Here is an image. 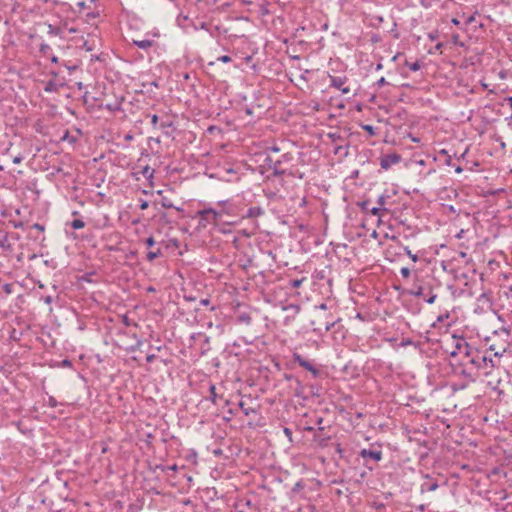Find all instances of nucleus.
<instances>
[{
    "label": "nucleus",
    "instance_id": "f257e3e1",
    "mask_svg": "<svg viewBox=\"0 0 512 512\" xmlns=\"http://www.w3.org/2000/svg\"><path fill=\"white\" fill-rule=\"evenodd\" d=\"M293 159V156L291 153L287 152L284 153L281 158L277 161H273L271 157L266 158V162L270 169L273 170L274 176H283L286 173L285 169H282V165L286 162H290Z\"/></svg>",
    "mask_w": 512,
    "mask_h": 512
},
{
    "label": "nucleus",
    "instance_id": "f03ea898",
    "mask_svg": "<svg viewBox=\"0 0 512 512\" xmlns=\"http://www.w3.org/2000/svg\"><path fill=\"white\" fill-rule=\"evenodd\" d=\"M293 359L297 364H299V366L311 372L314 377L319 376L320 370L317 367H315V365L312 362L306 360L300 354L295 353L293 355Z\"/></svg>",
    "mask_w": 512,
    "mask_h": 512
},
{
    "label": "nucleus",
    "instance_id": "7ed1b4c3",
    "mask_svg": "<svg viewBox=\"0 0 512 512\" xmlns=\"http://www.w3.org/2000/svg\"><path fill=\"white\" fill-rule=\"evenodd\" d=\"M196 217L199 219L198 228L205 229L209 225H216L215 220L213 219L207 208L199 210L196 213Z\"/></svg>",
    "mask_w": 512,
    "mask_h": 512
},
{
    "label": "nucleus",
    "instance_id": "20e7f679",
    "mask_svg": "<svg viewBox=\"0 0 512 512\" xmlns=\"http://www.w3.org/2000/svg\"><path fill=\"white\" fill-rule=\"evenodd\" d=\"M469 363L475 366L477 369L486 368L488 366V363H490L491 366H493L492 358H488L479 351H477L475 355H472V358L469 359Z\"/></svg>",
    "mask_w": 512,
    "mask_h": 512
},
{
    "label": "nucleus",
    "instance_id": "39448f33",
    "mask_svg": "<svg viewBox=\"0 0 512 512\" xmlns=\"http://www.w3.org/2000/svg\"><path fill=\"white\" fill-rule=\"evenodd\" d=\"M401 161V156L397 153L383 155L380 158V166L384 170H388L393 165L399 163Z\"/></svg>",
    "mask_w": 512,
    "mask_h": 512
},
{
    "label": "nucleus",
    "instance_id": "423d86ee",
    "mask_svg": "<svg viewBox=\"0 0 512 512\" xmlns=\"http://www.w3.org/2000/svg\"><path fill=\"white\" fill-rule=\"evenodd\" d=\"M359 456L361 458H363L364 460L366 459H371L375 462H379L382 460L383 458V453L380 449H361L359 451Z\"/></svg>",
    "mask_w": 512,
    "mask_h": 512
},
{
    "label": "nucleus",
    "instance_id": "0eeeda50",
    "mask_svg": "<svg viewBox=\"0 0 512 512\" xmlns=\"http://www.w3.org/2000/svg\"><path fill=\"white\" fill-rule=\"evenodd\" d=\"M330 77V87L341 90L343 94H348L350 92L349 87H344V84L347 82V77L343 76H329Z\"/></svg>",
    "mask_w": 512,
    "mask_h": 512
},
{
    "label": "nucleus",
    "instance_id": "6e6552de",
    "mask_svg": "<svg viewBox=\"0 0 512 512\" xmlns=\"http://www.w3.org/2000/svg\"><path fill=\"white\" fill-rule=\"evenodd\" d=\"M412 294L416 297H423L424 301L429 304H433L437 298V295L434 294L431 290L429 291V294L426 295L425 288L422 286H418L417 289L412 292Z\"/></svg>",
    "mask_w": 512,
    "mask_h": 512
},
{
    "label": "nucleus",
    "instance_id": "1a4fd4ad",
    "mask_svg": "<svg viewBox=\"0 0 512 512\" xmlns=\"http://www.w3.org/2000/svg\"><path fill=\"white\" fill-rule=\"evenodd\" d=\"M424 477H425V479H427V481H425L421 484V492L422 493L435 491L439 487V485L436 481H431L430 475L426 474Z\"/></svg>",
    "mask_w": 512,
    "mask_h": 512
},
{
    "label": "nucleus",
    "instance_id": "9d476101",
    "mask_svg": "<svg viewBox=\"0 0 512 512\" xmlns=\"http://www.w3.org/2000/svg\"><path fill=\"white\" fill-rule=\"evenodd\" d=\"M211 214V216L213 217V219L215 220V223L217 224L219 221L222 220V217L224 215H226V213H230V208L228 209H215V208H207Z\"/></svg>",
    "mask_w": 512,
    "mask_h": 512
},
{
    "label": "nucleus",
    "instance_id": "9b49d317",
    "mask_svg": "<svg viewBox=\"0 0 512 512\" xmlns=\"http://www.w3.org/2000/svg\"><path fill=\"white\" fill-rule=\"evenodd\" d=\"M63 86V83H59L56 80H49L45 83L44 91L48 93H56Z\"/></svg>",
    "mask_w": 512,
    "mask_h": 512
},
{
    "label": "nucleus",
    "instance_id": "f8f14e48",
    "mask_svg": "<svg viewBox=\"0 0 512 512\" xmlns=\"http://www.w3.org/2000/svg\"><path fill=\"white\" fill-rule=\"evenodd\" d=\"M217 205L220 207L219 209H229L230 213H226L228 216H234L236 215V206L230 201V200H222L217 202Z\"/></svg>",
    "mask_w": 512,
    "mask_h": 512
},
{
    "label": "nucleus",
    "instance_id": "ddd939ff",
    "mask_svg": "<svg viewBox=\"0 0 512 512\" xmlns=\"http://www.w3.org/2000/svg\"><path fill=\"white\" fill-rule=\"evenodd\" d=\"M132 43L143 50H147L155 44L154 40L149 38L143 40H132Z\"/></svg>",
    "mask_w": 512,
    "mask_h": 512
},
{
    "label": "nucleus",
    "instance_id": "4468645a",
    "mask_svg": "<svg viewBox=\"0 0 512 512\" xmlns=\"http://www.w3.org/2000/svg\"><path fill=\"white\" fill-rule=\"evenodd\" d=\"M264 213L263 209L259 206L250 207L243 217L245 218H257Z\"/></svg>",
    "mask_w": 512,
    "mask_h": 512
},
{
    "label": "nucleus",
    "instance_id": "2eb2a0df",
    "mask_svg": "<svg viewBox=\"0 0 512 512\" xmlns=\"http://www.w3.org/2000/svg\"><path fill=\"white\" fill-rule=\"evenodd\" d=\"M462 347H464L462 354H464L467 363H469V359H471L472 355H475L478 350L471 347L469 343H462Z\"/></svg>",
    "mask_w": 512,
    "mask_h": 512
},
{
    "label": "nucleus",
    "instance_id": "dca6fc26",
    "mask_svg": "<svg viewBox=\"0 0 512 512\" xmlns=\"http://www.w3.org/2000/svg\"><path fill=\"white\" fill-rule=\"evenodd\" d=\"M0 247L3 250H5V251L11 250L12 246H11V243L9 241L7 233H1L0 234Z\"/></svg>",
    "mask_w": 512,
    "mask_h": 512
},
{
    "label": "nucleus",
    "instance_id": "f3484780",
    "mask_svg": "<svg viewBox=\"0 0 512 512\" xmlns=\"http://www.w3.org/2000/svg\"><path fill=\"white\" fill-rule=\"evenodd\" d=\"M161 206L163 208H167V209H170V208H174L176 209L177 211L179 212H182L183 209L181 207H177L173 204V202L171 201V199H169L168 197L166 196H162V199H161Z\"/></svg>",
    "mask_w": 512,
    "mask_h": 512
},
{
    "label": "nucleus",
    "instance_id": "a211bd4d",
    "mask_svg": "<svg viewBox=\"0 0 512 512\" xmlns=\"http://www.w3.org/2000/svg\"><path fill=\"white\" fill-rule=\"evenodd\" d=\"M209 400L213 403V404H216L217 403V399H218V395L216 393V386L214 384H210L209 386Z\"/></svg>",
    "mask_w": 512,
    "mask_h": 512
},
{
    "label": "nucleus",
    "instance_id": "6ab92c4d",
    "mask_svg": "<svg viewBox=\"0 0 512 512\" xmlns=\"http://www.w3.org/2000/svg\"><path fill=\"white\" fill-rule=\"evenodd\" d=\"M388 198H390L389 195L381 194L377 199V204L379 207H381L383 209V211H387V209L385 208V205H386Z\"/></svg>",
    "mask_w": 512,
    "mask_h": 512
},
{
    "label": "nucleus",
    "instance_id": "aec40b11",
    "mask_svg": "<svg viewBox=\"0 0 512 512\" xmlns=\"http://www.w3.org/2000/svg\"><path fill=\"white\" fill-rule=\"evenodd\" d=\"M157 468L160 469L162 472H168V471L176 472L178 470V466L176 464H173V465H159V466H157Z\"/></svg>",
    "mask_w": 512,
    "mask_h": 512
},
{
    "label": "nucleus",
    "instance_id": "412c9836",
    "mask_svg": "<svg viewBox=\"0 0 512 512\" xmlns=\"http://www.w3.org/2000/svg\"><path fill=\"white\" fill-rule=\"evenodd\" d=\"M403 250L404 252L406 253V255L409 256V258L413 261V262H417L419 260V257L417 254H414L412 253V251L409 249L408 246H403Z\"/></svg>",
    "mask_w": 512,
    "mask_h": 512
},
{
    "label": "nucleus",
    "instance_id": "4be33fe9",
    "mask_svg": "<svg viewBox=\"0 0 512 512\" xmlns=\"http://www.w3.org/2000/svg\"><path fill=\"white\" fill-rule=\"evenodd\" d=\"M462 343H467L465 340H460L457 342L455 348H456V351H453L451 352V356L454 357L456 356L457 353H462L464 351V347H462Z\"/></svg>",
    "mask_w": 512,
    "mask_h": 512
},
{
    "label": "nucleus",
    "instance_id": "5701e85b",
    "mask_svg": "<svg viewBox=\"0 0 512 512\" xmlns=\"http://www.w3.org/2000/svg\"><path fill=\"white\" fill-rule=\"evenodd\" d=\"M405 65L411 70V71H418L421 68V63L419 61H415L413 63H410L408 61L405 62Z\"/></svg>",
    "mask_w": 512,
    "mask_h": 512
},
{
    "label": "nucleus",
    "instance_id": "b1692460",
    "mask_svg": "<svg viewBox=\"0 0 512 512\" xmlns=\"http://www.w3.org/2000/svg\"><path fill=\"white\" fill-rule=\"evenodd\" d=\"M85 226V222L82 219H74L71 222V227L73 229H82Z\"/></svg>",
    "mask_w": 512,
    "mask_h": 512
},
{
    "label": "nucleus",
    "instance_id": "393cba45",
    "mask_svg": "<svg viewBox=\"0 0 512 512\" xmlns=\"http://www.w3.org/2000/svg\"><path fill=\"white\" fill-rule=\"evenodd\" d=\"M141 173L146 178H152L154 170H152L148 165H146L145 167H143Z\"/></svg>",
    "mask_w": 512,
    "mask_h": 512
},
{
    "label": "nucleus",
    "instance_id": "a878e982",
    "mask_svg": "<svg viewBox=\"0 0 512 512\" xmlns=\"http://www.w3.org/2000/svg\"><path fill=\"white\" fill-rule=\"evenodd\" d=\"M160 255H161V250L160 249H158L157 251H149L147 253V260L151 262L154 259L158 258Z\"/></svg>",
    "mask_w": 512,
    "mask_h": 512
},
{
    "label": "nucleus",
    "instance_id": "bb28decb",
    "mask_svg": "<svg viewBox=\"0 0 512 512\" xmlns=\"http://www.w3.org/2000/svg\"><path fill=\"white\" fill-rule=\"evenodd\" d=\"M239 407L242 409V411L244 412V414L246 416L250 415L251 413H255V409H253V408H246V406H245L243 401L239 402Z\"/></svg>",
    "mask_w": 512,
    "mask_h": 512
},
{
    "label": "nucleus",
    "instance_id": "cd10ccee",
    "mask_svg": "<svg viewBox=\"0 0 512 512\" xmlns=\"http://www.w3.org/2000/svg\"><path fill=\"white\" fill-rule=\"evenodd\" d=\"M2 289L4 290V292L6 294H12L13 293V284L11 283H5L3 286H2Z\"/></svg>",
    "mask_w": 512,
    "mask_h": 512
},
{
    "label": "nucleus",
    "instance_id": "c85d7f7f",
    "mask_svg": "<svg viewBox=\"0 0 512 512\" xmlns=\"http://www.w3.org/2000/svg\"><path fill=\"white\" fill-rule=\"evenodd\" d=\"M239 321L242 323L250 324L251 323V317L248 314H241L239 316Z\"/></svg>",
    "mask_w": 512,
    "mask_h": 512
},
{
    "label": "nucleus",
    "instance_id": "c756f323",
    "mask_svg": "<svg viewBox=\"0 0 512 512\" xmlns=\"http://www.w3.org/2000/svg\"><path fill=\"white\" fill-rule=\"evenodd\" d=\"M51 50V47L50 45L46 44V43H42L40 45V52L43 53L44 55L48 54V52Z\"/></svg>",
    "mask_w": 512,
    "mask_h": 512
},
{
    "label": "nucleus",
    "instance_id": "7c9ffc66",
    "mask_svg": "<svg viewBox=\"0 0 512 512\" xmlns=\"http://www.w3.org/2000/svg\"><path fill=\"white\" fill-rule=\"evenodd\" d=\"M400 273L403 278H409L411 271H410V268H408V267H402L400 270Z\"/></svg>",
    "mask_w": 512,
    "mask_h": 512
},
{
    "label": "nucleus",
    "instance_id": "2f4dec72",
    "mask_svg": "<svg viewBox=\"0 0 512 512\" xmlns=\"http://www.w3.org/2000/svg\"><path fill=\"white\" fill-rule=\"evenodd\" d=\"M283 433L285 434V436L288 438L289 442H292L293 439H292V431L290 428L288 427H284L283 429Z\"/></svg>",
    "mask_w": 512,
    "mask_h": 512
},
{
    "label": "nucleus",
    "instance_id": "473e14b6",
    "mask_svg": "<svg viewBox=\"0 0 512 512\" xmlns=\"http://www.w3.org/2000/svg\"><path fill=\"white\" fill-rule=\"evenodd\" d=\"M370 213L374 216H379L380 215V212L383 211V209L379 206L377 207H373L371 209H369Z\"/></svg>",
    "mask_w": 512,
    "mask_h": 512
},
{
    "label": "nucleus",
    "instance_id": "72a5a7b5",
    "mask_svg": "<svg viewBox=\"0 0 512 512\" xmlns=\"http://www.w3.org/2000/svg\"><path fill=\"white\" fill-rule=\"evenodd\" d=\"M362 211H369V201L365 200L358 204Z\"/></svg>",
    "mask_w": 512,
    "mask_h": 512
},
{
    "label": "nucleus",
    "instance_id": "f704fd0d",
    "mask_svg": "<svg viewBox=\"0 0 512 512\" xmlns=\"http://www.w3.org/2000/svg\"><path fill=\"white\" fill-rule=\"evenodd\" d=\"M145 244H146V246H147V247H149V248H150V247H152V246H154V244H155V239H154V237H153V236L148 237V238L145 240Z\"/></svg>",
    "mask_w": 512,
    "mask_h": 512
},
{
    "label": "nucleus",
    "instance_id": "c9c22d12",
    "mask_svg": "<svg viewBox=\"0 0 512 512\" xmlns=\"http://www.w3.org/2000/svg\"><path fill=\"white\" fill-rule=\"evenodd\" d=\"M389 83L386 81V79L384 77H381L376 83H375V86L377 87H382V86H385V85H388Z\"/></svg>",
    "mask_w": 512,
    "mask_h": 512
},
{
    "label": "nucleus",
    "instance_id": "e433bc0d",
    "mask_svg": "<svg viewBox=\"0 0 512 512\" xmlns=\"http://www.w3.org/2000/svg\"><path fill=\"white\" fill-rule=\"evenodd\" d=\"M302 282H303V279H295V280H292V281H291V286H292L293 288H298V287H300V286H301Z\"/></svg>",
    "mask_w": 512,
    "mask_h": 512
},
{
    "label": "nucleus",
    "instance_id": "4c0bfd02",
    "mask_svg": "<svg viewBox=\"0 0 512 512\" xmlns=\"http://www.w3.org/2000/svg\"><path fill=\"white\" fill-rule=\"evenodd\" d=\"M335 325V321H327L324 324V330L329 331L332 329V327Z\"/></svg>",
    "mask_w": 512,
    "mask_h": 512
},
{
    "label": "nucleus",
    "instance_id": "58836bf2",
    "mask_svg": "<svg viewBox=\"0 0 512 512\" xmlns=\"http://www.w3.org/2000/svg\"><path fill=\"white\" fill-rule=\"evenodd\" d=\"M139 202H140L139 207H140L141 210H145V209L148 208V206H149L148 201L140 199Z\"/></svg>",
    "mask_w": 512,
    "mask_h": 512
},
{
    "label": "nucleus",
    "instance_id": "ea45409f",
    "mask_svg": "<svg viewBox=\"0 0 512 512\" xmlns=\"http://www.w3.org/2000/svg\"><path fill=\"white\" fill-rule=\"evenodd\" d=\"M218 60H219V61H221V62H223V63H228V62H230L232 59H231V57H230V56H228V55H223V56H220V57L218 58Z\"/></svg>",
    "mask_w": 512,
    "mask_h": 512
},
{
    "label": "nucleus",
    "instance_id": "a19ab883",
    "mask_svg": "<svg viewBox=\"0 0 512 512\" xmlns=\"http://www.w3.org/2000/svg\"><path fill=\"white\" fill-rule=\"evenodd\" d=\"M304 487L303 483L301 481H298L294 487H293V491L294 492H297L299 490H301L302 488Z\"/></svg>",
    "mask_w": 512,
    "mask_h": 512
},
{
    "label": "nucleus",
    "instance_id": "79ce46f5",
    "mask_svg": "<svg viewBox=\"0 0 512 512\" xmlns=\"http://www.w3.org/2000/svg\"><path fill=\"white\" fill-rule=\"evenodd\" d=\"M158 120H159V118H158V116L156 114L151 116V124L153 125V127L157 126Z\"/></svg>",
    "mask_w": 512,
    "mask_h": 512
},
{
    "label": "nucleus",
    "instance_id": "37998d69",
    "mask_svg": "<svg viewBox=\"0 0 512 512\" xmlns=\"http://www.w3.org/2000/svg\"><path fill=\"white\" fill-rule=\"evenodd\" d=\"M32 228H33V229H36V230H38V231H41V232H43V231H44V226H43V225H41V224H39V223H35V224H33V225H32Z\"/></svg>",
    "mask_w": 512,
    "mask_h": 512
},
{
    "label": "nucleus",
    "instance_id": "c03bdc74",
    "mask_svg": "<svg viewBox=\"0 0 512 512\" xmlns=\"http://www.w3.org/2000/svg\"><path fill=\"white\" fill-rule=\"evenodd\" d=\"M61 365L63 367H71L72 366V362L68 359H64L62 362H61Z\"/></svg>",
    "mask_w": 512,
    "mask_h": 512
},
{
    "label": "nucleus",
    "instance_id": "a18cd8bd",
    "mask_svg": "<svg viewBox=\"0 0 512 512\" xmlns=\"http://www.w3.org/2000/svg\"><path fill=\"white\" fill-rule=\"evenodd\" d=\"M122 322L125 326H130L131 325V321L130 319L128 318V316H123V319H122Z\"/></svg>",
    "mask_w": 512,
    "mask_h": 512
},
{
    "label": "nucleus",
    "instance_id": "49530a36",
    "mask_svg": "<svg viewBox=\"0 0 512 512\" xmlns=\"http://www.w3.org/2000/svg\"><path fill=\"white\" fill-rule=\"evenodd\" d=\"M152 36V37H159L160 36V33L158 30H155V31H152V32H148L146 33V36Z\"/></svg>",
    "mask_w": 512,
    "mask_h": 512
},
{
    "label": "nucleus",
    "instance_id": "de8ad7c7",
    "mask_svg": "<svg viewBox=\"0 0 512 512\" xmlns=\"http://www.w3.org/2000/svg\"><path fill=\"white\" fill-rule=\"evenodd\" d=\"M285 310L287 309H293L295 313L299 312V306L298 305H290L289 307H284Z\"/></svg>",
    "mask_w": 512,
    "mask_h": 512
},
{
    "label": "nucleus",
    "instance_id": "09e8293b",
    "mask_svg": "<svg viewBox=\"0 0 512 512\" xmlns=\"http://www.w3.org/2000/svg\"><path fill=\"white\" fill-rule=\"evenodd\" d=\"M43 301H44L46 304H51V303H52V301H53V298H52V296L47 295V296H45V297L43 298Z\"/></svg>",
    "mask_w": 512,
    "mask_h": 512
},
{
    "label": "nucleus",
    "instance_id": "8fccbe9b",
    "mask_svg": "<svg viewBox=\"0 0 512 512\" xmlns=\"http://www.w3.org/2000/svg\"><path fill=\"white\" fill-rule=\"evenodd\" d=\"M363 128H364V130H366L370 134H374V128L371 125H366Z\"/></svg>",
    "mask_w": 512,
    "mask_h": 512
},
{
    "label": "nucleus",
    "instance_id": "3c124183",
    "mask_svg": "<svg viewBox=\"0 0 512 512\" xmlns=\"http://www.w3.org/2000/svg\"><path fill=\"white\" fill-rule=\"evenodd\" d=\"M154 359H155V355H154V354H150V355H147V356H146V361H147L148 363L153 362V360H154Z\"/></svg>",
    "mask_w": 512,
    "mask_h": 512
},
{
    "label": "nucleus",
    "instance_id": "603ef678",
    "mask_svg": "<svg viewBox=\"0 0 512 512\" xmlns=\"http://www.w3.org/2000/svg\"><path fill=\"white\" fill-rule=\"evenodd\" d=\"M22 156H16L14 159H13V163L14 164H19L21 161H22Z\"/></svg>",
    "mask_w": 512,
    "mask_h": 512
},
{
    "label": "nucleus",
    "instance_id": "864d4df0",
    "mask_svg": "<svg viewBox=\"0 0 512 512\" xmlns=\"http://www.w3.org/2000/svg\"><path fill=\"white\" fill-rule=\"evenodd\" d=\"M269 150H270V151H272V152L277 153V152H279V151H280V148H279L278 146H271V147L269 148Z\"/></svg>",
    "mask_w": 512,
    "mask_h": 512
},
{
    "label": "nucleus",
    "instance_id": "5fc2aeb1",
    "mask_svg": "<svg viewBox=\"0 0 512 512\" xmlns=\"http://www.w3.org/2000/svg\"><path fill=\"white\" fill-rule=\"evenodd\" d=\"M474 20H475V16H474V15H472V16H470V17H468V18H467L466 23H467V24H471Z\"/></svg>",
    "mask_w": 512,
    "mask_h": 512
},
{
    "label": "nucleus",
    "instance_id": "6e6d98bb",
    "mask_svg": "<svg viewBox=\"0 0 512 512\" xmlns=\"http://www.w3.org/2000/svg\"><path fill=\"white\" fill-rule=\"evenodd\" d=\"M455 172H456V173H458V174L462 173V172H463L462 167H460V166H456V167H455Z\"/></svg>",
    "mask_w": 512,
    "mask_h": 512
},
{
    "label": "nucleus",
    "instance_id": "4d7b16f0",
    "mask_svg": "<svg viewBox=\"0 0 512 512\" xmlns=\"http://www.w3.org/2000/svg\"><path fill=\"white\" fill-rule=\"evenodd\" d=\"M200 302L202 305H208L210 303L209 299H207V298L202 299Z\"/></svg>",
    "mask_w": 512,
    "mask_h": 512
},
{
    "label": "nucleus",
    "instance_id": "13d9d810",
    "mask_svg": "<svg viewBox=\"0 0 512 512\" xmlns=\"http://www.w3.org/2000/svg\"><path fill=\"white\" fill-rule=\"evenodd\" d=\"M317 308L322 309V310H326L327 309V305L325 303H322L319 306H317Z\"/></svg>",
    "mask_w": 512,
    "mask_h": 512
},
{
    "label": "nucleus",
    "instance_id": "bf43d9fd",
    "mask_svg": "<svg viewBox=\"0 0 512 512\" xmlns=\"http://www.w3.org/2000/svg\"><path fill=\"white\" fill-rule=\"evenodd\" d=\"M391 239H392V241L396 242L397 244H400V240L398 237L392 236Z\"/></svg>",
    "mask_w": 512,
    "mask_h": 512
},
{
    "label": "nucleus",
    "instance_id": "052dcab7",
    "mask_svg": "<svg viewBox=\"0 0 512 512\" xmlns=\"http://www.w3.org/2000/svg\"><path fill=\"white\" fill-rule=\"evenodd\" d=\"M375 69H376L377 71L382 70V69H383V65H382V63H378V64L376 65V68H375Z\"/></svg>",
    "mask_w": 512,
    "mask_h": 512
},
{
    "label": "nucleus",
    "instance_id": "680f3d73",
    "mask_svg": "<svg viewBox=\"0 0 512 512\" xmlns=\"http://www.w3.org/2000/svg\"><path fill=\"white\" fill-rule=\"evenodd\" d=\"M50 406L51 407H55L56 406V402L53 398L50 399Z\"/></svg>",
    "mask_w": 512,
    "mask_h": 512
},
{
    "label": "nucleus",
    "instance_id": "e2e57ef3",
    "mask_svg": "<svg viewBox=\"0 0 512 512\" xmlns=\"http://www.w3.org/2000/svg\"><path fill=\"white\" fill-rule=\"evenodd\" d=\"M171 126V123H161V128H166Z\"/></svg>",
    "mask_w": 512,
    "mask_h": 512
},
{
    "label": "nucleus",
    "instance_id": "0e129e2a",
    "mask_svg": "<svg viewBox=\"0 0 512 512\" xmlns=\"http://www.w3.org/2000/svg\"><path fill=\"white\" fill-rule=\"evenodd\" d=\"M51 61L54 62V63H57L58 62V57L52 56L51 57Z\"/></svg>",
    "mask_w": 512,
    "mask_h": 512
},
{
    "label": "nucleus",
    "instance_id": "69168bd1",
    "mask_svg": "<svg viewBox=\"0 0 512 512\" xmlns=\"http://www.w3.org/2000/svg\"><path fill=\"white\" fill-rule=\"evenodd\" d=\"M336 451H337L338 453H342V451H343V450H342V448H341L340 444H338V445H337Z\"/></svg>",
    "mask_w": 512,
    "mask_h": 512
},
{
    "label": "nucleus",
    "instance_id": "338daca9",
    "mask_svg": "<svg viewBox=\"0 0 512 512\" xmlns=\"http://www.w3.org/2000/svg\"><path fill=\"white\" fill-rule=\"evenodd\" d=\"M452 23L455 25H459L460 22H459V20L454 18V19H452Z\"/></svg>",
    "mask_w": 512,
    "mask_h": 512
},
{
    "label": "nucleus",
    "instance_id": "774afa93",
    "mask_svg": "<svg viewBox=\"0 0 512 512\" xmlns=\"http://www.w3.org/2000/svg\"><path fill=\"white\" fill-rule=\"evenodd\" d=\"M78 5L81 7V8H84L85 6V3L84 2H79Z\"/></svg>",
    "mask_w": 512,
    "mask_h": 512
}]
</instances>
